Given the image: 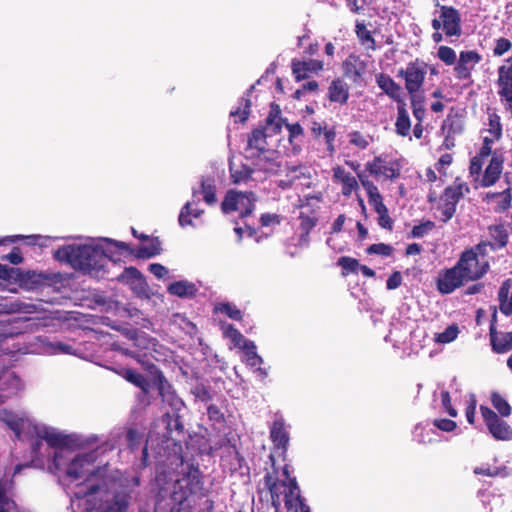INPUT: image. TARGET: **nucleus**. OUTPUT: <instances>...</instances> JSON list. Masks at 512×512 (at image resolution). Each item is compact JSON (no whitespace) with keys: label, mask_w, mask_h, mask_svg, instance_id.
I'll use <instances>...</instances> for the list:
<instances>
[{"label":"nucleus","mask_w":512,"mask_h":512,"mask_svg":"<svg viewBox=\"0 0 512 512\" xmlns=\"http://www.w3.org/2000/svg\"><path fill=\"white\" fill-rule=\"evenodd\" d=\"M112 449V446L99 447L90 452H73L70 449H60L53 453L52 464L49 469L58 477H66L71 481L83 480L71 496V504L80 507V499L76 494L89 490L92 485H99L102 489L112 490L120 488L126 479L119 477L117 471H111L107 465L98 463L100 451Z\"/></svg>","instance_id":"obj_1"},{"label":"nucleus","mask_w":512,"mask_h":512,"mask_svg":"<svg viewBox=\"0 0 512 512\" xmlns=\"http://www.w3.org/2000/svg\"><path fill=\"white\" fill-rule=\"evenodd\" d=\"M116 249L128 251V245L108 238L88 239L82 244H69L60 247L54 252V257L90 276L102 277L106 273L107 263L118 260L114 255Z\"/></svg>","instance_id":"obj_2"},{"label":"nucleus","mask_w":512,"mask_h":512,"mask_svg":"<svg viewBox=\"0 0 512 512\" xmlns=\"http://www.w3.org/2000/svg\"><path fill=\"white\" fill-rule=\"evenodd\" d=\"M130 489L126 482L120 488L102 489L99 485L90 486L87 491H80V507L86 512H126L129 506Z\"/></svg>","instance_id":"obj_3"},{"label":"nucleus","mask_w":512,"mask_h":512,"mask_svg":"<svg viewBox=\"0 0 512 512\" xmlns=\"http://www.w3.org/2000/svg\"><path fill=\"white\" fill-rule=\"evenodd\" d=\"M488 248H493V246L481 242L475 248L461 254L456 266L467 282L477 280L487 272L489 264L485 256L488 253Z\"/></svg>","instance_id":"obj_4"},{"label":"nucleus","mask_w":512,"mask_h":512,"mask_svg":"<svg viewBox=\"0 0 512 512\" xmlns=\"http://www.w3.org/2000/svg\"><path fill=\"white\" fill-rule=\"evenodd\" d=\"M283 476L285 479L282 480H275L270 474L265 477L266 485L271 493L272 505L276 511L282 502L285 503L288 510H291V506L298 502L300 490L296 479L290 477L288 466L284 467Z\"/></svg>","instance_id":"obj_5"},{"label":"nucleus","mask_w":512,"mask_h":512,"mask_svg":"<svg viewBox=\"0 0 512 512\" xmlns=\"http://www.w3.org/2000/svg\"><path fill=\"white\" fill-rule=\"evenodd\" d=\"M431 25L434 30H442L447 37H459L462 34L461 16L452 6L437 5Z\"/></svg>","instance_id":"obj_6"},{"label":"nucleus","mask_w":512,"mask_h":512,"mask_svg":"<svg viewBox=\"0 0 512 512\" xmlns=\"http://www.w3.org/2000/svg\"><path fill=\"white\" fill-rule=\"evenodd\" d=\"M469 191V186L459 179H456L452 185L445 188L437 206L441 221L447 222L453 217L458 202Z\"/></svg>","instance_id":"obj_7"},{"label":"nucleus","mask_w":512,"mask_h":512,"mask_svg":"<svg viewBox=\"0 0 512 512\" xmlns=\"http://www.w3.org/2000/svg\"><path fill=\"white\" fill-rule=\"evenodd\" d=\"M255 197L252 192H238L229 190L222 202L221 208L224 213L236 211L242 217L252 213L255 206Z\"/></svg>","instance_id":"obj_8"},{"label":"nucleus","mask_w":512,"mask_h":512,"mask_svg":"<svg viewBox=\"0 0 512 512\" xmlns=\"http://www.w3.org/2000/svg\"><path fill=\"white\" fill-rule=\"evenodd\" d=\"M365 168L372 176L392 180L400 176L402 165L398 159L381 154L368 161Z\"/></svg>","instance_id":"obj_9"},{"label":"nucleus","mask_w":512,"mask_h":512,"mask_svg":"<svg viewBox=\"0 0 512 512\" xmlns=\"http://www.w3.org/2000/svg\"><path fill=\"white\" fill-rule=\"evenodd\" d=\"M201 488L199 471L193 470L175 481L172 498L175 502L182 504L187 501L191 495L200 491Z\"/></svg>","instance_id":"obj_10"},{"label":"nucleus","mask_w":512,"mask_h":512,"mask_svg":"<svg viewBox=\"0 0 512 512\" xmlns=\"http://www.w3.org/2000/svg\"><path fill=\"white\" fill-rule=\"evenodd\" d=\"M398 74L404 78L408 94L410 96L419 95L427 74V66L419 61L410 62L406 68L399 70Z\"/></svg>","instance_id":"obj_11"},{"label":"nucleus","mask_w":512,"mask_h":512,"mask_svg":"<svg viewBox=\"0 0 512 512\" xmlns=\"http://www.w3.org/2000/svg\"><path fill=\"white\" fill-rule=\"evenodd\" d=\"M278 114V109H272L264 129H256L252 132L248 140V144L250 147L260 151L265 149L266 138L271 137L273 133H277L282 128L283 121Z\"/></svg>","instance_id":"obj_12"},{"label":"nucleus","mask_w":512,"mask_h":512,"mask_svg":"<svg viewBox=\"0 0 512 512\" xmlns=\"http://www.w3.org/2000/svg\"><path fill=\"white\" fill-rule=\"evenodd\" d=\"M480 410L489 432L496 440L509 441L512 439V428L506 421L500 419L488 407L481 406Z\"/></svg>","instance_id":"obj_13"},{"label":"nucleus","mask_w":512,"mask_h":512,"mask_svg":"<svg viewBox=\"0 0 512 512\" xmlns=\"http://www.w3.org/2000/svg\"><path fill=\"white\" fill-rule=\"evenodd\" d=\"M33 430L40 440L45 441L51 448L55 449L54 453L60 449H69L68 445L74 442L72 436L63 434L53 427L34 425Z\"/></svg>","instance_id":"obj_14"},{"label":"nucleus","mask_w":512,"mask_h":512,"mask_svg":"<svg viewBox=\"0 0 512 512\" xmlns=\"http://www.w3.org/2000/svg\"><path fill=\"white\" fill-rule=\"evenodd\" d=\"M482 56L475 50L461 51L454 67L455 76L459 80H468Z\"/></svg>","instance_id":"obj_15"},{"label":"nucleus","mask_w":512,"mask_h":512,"mask_svg":"<svg viewBox=\"0 0 512 512\" xmlns=\"http://www.w3.org/2000/svg\"><path fill=\"white\" fill-rule=\"evenodd\" d=\"M503 162V157L500 154L494 153L483 174L480 173V177L478 179L476 176H472L473 179L482 187H490L494 185L503 172Z\"/></svg>","instance_id":"obj_16"},{"label":"nucleus","mask_w":512,"mask_h":512,"mask_svg":"<svg viewBox=\"0 0 512 512\" xmlns=\"http://www.w3.org/2000/svg\"><path fill=\"white\" fill-rule=\"evenodd\" d=\"M0 422L6 424L17 436H20L32 425L26 412H15L8 409L0 410Z\"/></svg>","instance_id":"obj_17"},{"label":"nucleus","mask_w":512,"mask_h":512,"mask_svg":"<svg viewBox=\"0 0 512 512\" xmlns=\"http://www.w3.org/2000/svg\"><path fill=\"white\" fill-rule=\"evenodd\" d=\"M465 282L467 281L455 265L439 274L437 288L442 294H450Z\"/></svg>","instance_id":"obj_18"},{"label":"nucleus","mask_w":512,"mask_h":512,"mask_svg":"<svg viewBox=\"0 0 512 512\" xmlns=\"http://www.w3.org/2000/svg\"><path fill=\"white\" fill-rule=\"evenodd\" d=\"M344 75L354 83H359L367 71V61L359 55H349L342 64Z\"/></svg>","instance_id":"obj_19"},{"label":"nucleus","mask_w":512,"mask_h":512,"mask_svg":"<svg viewBox=\"0 0 512 512\" xmlns=\"http://www.w3.org/2000/svg\"><path fill=\"white\" fill-rule=\"evenodd\" d=\"M241 350L243 351L242 361L253 369V372L260 380H264L268 376V371L261 367L263 364V358L258 355L255 343L253 341L246 343L245 347Z\"/></svg>","instance_id":"obj_20"},{"label":"nucleus","mask_w":512,"mask_h":512,"mask_svg":"<svg viewBox=\"0 0 512 512\" xmlns=\"http://www.w3.org/2000/svg\"><path fill=\"white\" fill-rule=\"evenodd\" d=\"M292 72L297 81L304 80L312 74H317L323 70V61L316 59L296 60L291 63Z\"/></svg>","instance_id":"obj_21"},{"label":"nucleus","mask_w":512,"mask_h":512,"mask_svg":"<svg viewBox=\"0 0 512 512\" xmlns=\"http://www.w3.org/2000/svg\"><path fill=\"white\" fill-rule=\"evenodd\" d=\"M333 181L341 185V193L345 197H350L353 192L359 188L357 179L343 167L337 165L332 168Z\"/></svg>","instance_id":"obj_22"},{"label":"nucleus","mask_w":512,"mask_h":512,"mask_svg":"<svg viewBox=\"0 0 512 512\" xmlns=\"http://www.w3.org/2000/svg\"><path fill=\"white\" fill-rule=\"evenodd\" d=\"M270 438L278 449L286 450L289 442V433L281 416L276 417L273 421L270 427Z\"/></svg>","instance_id":"obj_23"},{"label":"nucleus","mask_w":512,"mask_h":512,"mask_svg":"<svg viewBox=\"0 0 512 512\" xmlns=\"http://www.w3.org/2000/svg\"><path fill=\"white\" fill-rule=\"evenodd\" d=\"M330 101L345 104L349 98V87L342 79H335L331 82L328 89Z\"/></svg>","instance_id":"obj_24"},{"label":"nucleus","mask_w":512,"mask_h":512,"mask_svg":"<svg viewBox=\"0 0 512 512\" xmlns=\"http://www.w3.org/2000/svg\"><path fill=\"white\" fill-rule=\"evenodd\" d=\"M348 144L358 151L366 150L375 142V137L367 132L353 130L347 133Z\"/></svg>","instance_id":"obj_25"},{"label":"nucleus","mask_w":512,"mask_h":512,"mask_svg":"<svg viewBox=\"0 0 512 512\" xmlns=\"http://www.w3.org/2000/svg\"><path fill=\"white\" fill-rule=\"evenodd\" d=\"M158 389L164 402H168L174 410H180L184 405L182 400L178 398L171 389L170 384L160 374L158 376Z\"/></svg>","instance_id":"obj_26"},{"label":"nucleus","mask_w":512,"mask_h":512,"mask_svg":"<svg viewBox=\"0 0 512 512\" xmlns=\"http://www.w3.org/2000/svg\"><path fill=\"white\" fill-rule=\"evenodd\" d=\"M492 348L496 353L502 354L512 350V332L490 333Z\"/></svg>","instance_id":"obj_27"},{"label":"nucleus","mask_w":512,"mask_h":512,"mask_svg":"<svg viewBox=\"0 0 512 512\" xmlns=\"http://www.w3.org/2000/svg\"><path fill=\"white\" fill-rule=\"evenodd\" d=\"M317 217L314 213L306 214L305 212H301L300 214V230L301 235L299 237L298 245L301 247H306L309 242V232L315 227L317 224Z\"/></svg>","instance_id":"obj_28"},{"label":"nucleus","mask_w":512,"mask_h":512,"mask_svg":"<svg viewBox=\"0 0 512 512\" xmlns=\"http://www.w3.org/2000/svg\"><path fill=\"white\" fill-rule=\"evenodd\" d=\"M2 390L10 391L12 394H18L25 388V384L22 379L17 376L14 372H5L2 370Z\"/></svg>","instance_id":"obj_29"},{"label":"nucleus","mask_w":512,"mask_h":512,"mask_svg":"<svg viewBox=\"0 0 512 512\" xmlns=\"http://www.w3.org/2000/svg\"><path fill=\"white\" fill-rule=\"evenodd\" d=\"M361 184L367 192L369 204L374 208L375 212L386 207L377 186L372 181L362 179Z\"/></svg>","instance_id":"obj_30"},{"label":"nucleus","mask_w":512,"mask_h":512,"mask_svg":"<svg viewBox=\"0 0 512 512\" xmlns=\"http://www.w3.org/2000/svg\"><path fill=\"white\" fill-rule=\"evenodd\" d=\"M492 154V147L488 145H482L478 154L471 159L469 171L471 176H476L478 179L482 168L485 163V159Z\"/></svg>","instance_id":"obj_31"},{"label":"nucleus","mask_w":512,"mask_h":512,"mask_svg":"<svg viewBox=\"0 0 512 512\" xmlns=\"http://www.w3.org/2000/svg\"><path fill=\"white\" fill-rule=\"evenodd\" d=\"M199 193L202 194L203 200L208 205H214L217 202L216 185L213 179H202L200 190H194L193 196L196 197Z\"/></svg>","instance_id":"obj_32"},{"label":"nucleus","mask_w":512,"mask_h":512,"mask_svg":"<svg viewBox=\"0 0 512 512\" xmlns=\"http://www.w3.org/2000/svg\"><path fill=\"white\" fill-rule=\"evenodd\" d=\"M398 115L395 122L396 133L400 136H408L411 129L409 114L404 105L398 106Z\"/></svg>","instance_id":"obj_33"},{"label":"nucleus","mask_w":512,"mask_h":512,"mask_svg":"<svg viewBox=\"0 0 512 512\" xmlns=\"http://www.w3.org/2000/svg\"><path fill=\"white\" fill-rule=\"evenodd\" d=\"M168 292L178 297H191L196 292V287L193 283L188 281H177L171 283L168 288Z\"/></svg>","instance_id":"obj_34"},{"label":"nucleus","mask_w":512,"mask_h":512,"mask_svg":"<svg viewBox=\"0 0 512 512\" xmlns=\"http://www.w3.org/2000/svg\"><path fill=\"white\" fill-rule=\"evenodd\" d=\"M192 202H187L180 211L179 224L184 227L192 225V217L198 218L202 214V210L193 207Z\"/></svg>","instance_id":"obj_35"},{"label":"nucleus","mask_w":512,"mask_h":512,"mask_svg":"<svg viewBox=\"0 0 512 512\" xmlns=\"http://www.w3.org/2000/svg\"><path fill=\"white\" fill-rule=\"evenodd\" d=\"M223 334L226 338H228L231 341V343L235 347L239 349L245 347L246 343L251 342L250 340L245 339L244 336L231 324H226L223 326Z\"/></svg>","instance_id":"obj_36"},{"label":"nucleus","mask_w":512,"mask_h":512,"mask_svg":"<svg viewBox=\"0 0 512 512\" xmlns=\"http://www.w3.org/2000/svg\"><path fill=\"white\" fill-rule=\"evenodd\" d=\"M285 126L289 132V141L293 145L295 153L299 152L300 145L303 137V128L298 123H285Z\"/></svg>","instance_id":"obj_37"},{"label":"nucleus","mask_w":512,"mask_h":512,"mask_svg":"<svg viewBox=\"0 0 512 512\" xmlns=\"http://www.w3.org/2000/svg\"><path fill=\"white\" fill-rule=\"evenodd\" d=\"M459 334L457 325L448 326L443 332L435 333L434 341L438 344H448L453 342Z\"/></svg>","instance_id":"obj_38"},{"label":"nucleus","mask_w":512,"mask_h":512,"mask_svg":"<svg viewBox=\"0 0 512 512\" xmlns=\"http://www.w3.org/2000/svg\"><path fill=\"white\" fill-rule=\"evenodd\" d=\"M120 374L127 381L136 385L137 387H140L142 390H144V391L148 390V382L144 378V376L141 375L140 373H138L132 369H125Z\"/></svg>","instance_id":"obj_39"},{"label":"nucleus","mask_w":512,"mask_h":512,"mask_svg":"<svg viewBox=\"0 0 512 512\" xmlns=\"http://www.w3.org/2000/svg\"><path fill=\"white\" fill-rule=\"evenodd\" d=\"M215 312L223 313L233 320H240L242 318V312L236 307V305L229 302H221L215 306Z\"/></svg>","instance_id":"obj_40"},{"label":"nucleus","mask_w":512,"mask_h":512,"mask_svg":"<svg viewBox=\"0 0 512 512\" xmlns=\"http://www.w3.org/2000/svg\"><path fill=\"white\" fill-rule=\"evenodd\" d=\"M377 84L382 90L392 97H394L400 90V87L389 76L384 74H379L377 76Z\"/></svg>","instance_id":"obj_41"},{"label":"nucleus","mask_w":512,"mask_h":512,"mask_svg":"<svg viewBox=\"0 0 512 512\" xmlns=\"http://www.w3.org/2000/svg\"><path fill=\"white\" fill-rule=\"evenodd\" d=\"M356 34L362 45L367 49L375 50V41L364 24L358 23L356 25Z\"/></svg>","instance_id":"obj_42"},{"label":"nucleus","mask_w":512,"mask_h":512,"mask_svg":"<svg viewBox=\"0 0 512 512\" xmlns=\"http://www.w3.org/2000/svg\"><path fill=\"white\" fill-rule=\"evenodd\" d=\"M497 84L499 89H512V69L510 67L501 66L498 69Z\"/></svg>","instance_id":"obj_43"},{"label":"nucleus","mask_w":512,"mask_h":512,"mask_svg":"<svg viewBox=\"0 0 512 512\" xmlns=\"http://www.w3.org/2000/svg\"><path fill=\"white\" fill-rule=\"evenodd\" d=\"M491 402L493 407L503 416L507 417L511 414V407L509 403L501 395L493 393L491 395Z\"/></svg>","instance_id":"obj_44"},{"label":"nucleus","mask_w":512,"mask_h":512,"mask_svg":"<svg viewBox=\"0 0 512 512\" xmlns=\"http://www.w3.org/2000/svg\"><path fill=\"white\" fill-rule=\"evenodd\" d=\"M8 489L7 482H0V512H12L15 503L6 495Z\"/></svg>","instance_id":"obj_45"},{"label":"nucleus","mask_w":512,"mask_h":512,"mask_svg":"<svg viewBox=\"0 0 512 512\" xmlns=\"http://www.w3.org/2000/svg\"><path fill=\"white\" fill-rule=\"evenodd\" d=\"M437 56L446 65H456L457 55L451 47L440 46L437 51Z\"/></svg>","instance_id":"obj_46"},{"label":"nucleus","mask_w":512,"mask_h":512,"mask_svg":"<svg viewBox=\"0 0 512 512\" xmlns=\"http://www.w3.org/2000/svg\"><path fill=\"white\" fill-rule=\"evenodd\" d=\"M488 121V128L485 130V133L493 134L494 138H500L502 135L500 117L495 113H490L488 116Z\"/></svg>","instance_id":"obj_47"},{"label":"nucleus","mask_w":512,"mask_h":512,"mask_svg":"<svg viewBox=\"0 0 512 512\" xmlns=\"http://www.w3.org/2000/svg\"><path fill=\"white\" fill-rule=\"evenodd\" d=\"M414 117L421 122L425 117L424 99L421 95L410 96Z\"/></svg>","instance_id":"obj_48"},{"label":"nucleus","mask_w":512,"mask_h":512,"mask_svg":"<svg viewBox=\"0 0 512 512\" xmlns=\"http://www.w3.org/2000/svg\"><path fill=\"white\" fill-rule=\"evenodd\" d=\"M491 235L495 237V242H488L493 246V248H488L489 250H496L498 248H502L507 244V235L504 233V231L501 228H494L491 229Z\"/></svg>","instance_id":"obj_49"},{"label":"nucleus","mask_w":512,"mask_h":512,"mask_svg":"<svg viewBox=\"0 0 512 512\" xmlns=\"http://www.w3.org/2000/svg\"><path fill=\"white\" fill-rule=\"evenodd\" d=\"M323 138H324V142L326 144V147H327V151L329 153V155H333L336 151V148H335V138H336V130L335 128H328L326 131H324L323 133Z\"/></svg>","instance_id":"obj_50"},{"label":"nucleus","mask_w":512,"mask_h":512,"mask_svg":"<svg viewBox=\"0 0 512 512\" xmlns=\"http://www.w3.org/2000/svg\"><path fill=\"white\" fill-rule=\"evenodd\" d=\"M430 433H434V430L433 429H425L424 427L418 425V426H416L415 431H414V438L419 443H423V444L431 443L433 441V439L431 437H428Z\"/></svg>","instance_id":"obj_51"},{"label":"nucleus","mask_w":512,"mask_h":512,"mask_svg":"<svg viewBox=\"0 0 512 512\" xmlns=\"http://www.w3.org/2000/svg\"><path fill=\"white\" fill-rule=\"evenodd\" d=\"M338 265L343 268L345 271L343 274H347L349 272H355L359 267V262L351 257H341L338 260Z\"/></svg>","instance_id":"obj_52"},{"label":"nucleus","mask_w":512,"mask_h":512,"mask_svg":"<svg viewBox=\"0 0 512 512\" xmlns=\"http://www.w3.org/2000/svg\"><path fill=\"white\" fill-rule=\"evenodd\" d=\"M249 109L250 101L248 99H244L241 103V107L236 110H232L230 114L232 117H238L240 122H244L249 115Z\"/></svg>","instance_id":"obj_53"},{"label":"nucleus","mask_w":512,"mask_h":512,"mask_svg":"<svg viewBox=\"0 0 512 512\" xmlns=\"http://www.w3.org/2000/svg\"><path fill=\"white\" fill-rule=\"evenodd\" d=\"M440 397H441V404H442L443 409L451 417H453V418L456 417L458 415V413H457V410L454 409L451 405V398H450L449 392L446 390H442L440 393Z\"/></svg>","instance_id":"obj_54"},{"label":"nucleus","mask_w":512,"mask_h":512,"mask_svg":"<svg viewBox=\"0 0 512 512\" xmlns=\"http://www.w3.org/2000/svg\"><path fill=\"white\" fill-rule=\"evenodd\" d=\"M261 225L265 228H274L279 225L281 222V218L278 214L274 213H266L261 216Z\"/></svg>","instance_id":"obj_55"},{"label":"nucleus","mask_w":512,"mask_h":512,"mask_svg":"<svg viewBox=\"0 0 512 512\" xmlns=\"http://www.w3.org/2000/svg\"><path fill=\"white\" fill-rule=\"evenodd\" d=\"M511 41L506 38H499L496 41L493 53L495 56H502L511 49Z\"/></svg>","instance_id":"obj_56"},{"label":"nucleus","mask_w":512,"mask_h":512,"mask_svg":"<svg viewBox=\"0 0 512 512\" xmlns=\"http://www.w3.org/2000/svg\"><path fill=\"white\" fill-rule=\"evenodd\" d=\"M392 251V247L384 243L373 244L368 248V253L382 256H390Z\"/></svg>","instance_id":"obj_57"},{"label":"nucleus","mask_w":512,"mask_h":512,"mask_svg":"<svg viewBox=\"0 0 512 512\" xmlns=\"http://www.w3.org/2000/svg\"><path fill=\"white\" fill-rule=\"evenodd\" d=\"M452 161H453V157L450 153H445V154L441 155L438 162L435 165L436 170L440 174L446 175V169H447V167H449L451 165Z\"/></svg>","instance_id":"obj_58"},{"label":"nucleus","mask_w":512,"mask_h":512,"mask_svg":"<svg viewBox=\"0 0 512 512\" xmlns=\"http://www.w3.org/2000/svg\"><path fill=\"white\" fill-rule=\"evenodd\" d=\"M378 215V223L382 228L385 229H392L393 221L391 217L389 216L387 207L381 209L380 211L376 212Z\"/></svg>","instance_id":"obj_59"},{"label":"nucleus","mask_w":512,"mask_h":512,"mask_svg":"<svg viewBox=\"0 0 512 512\" xmlns=\"http://www.w3.org/2000/svg\"><path fill=\"white\" fill-rule=\"evenodd\" d=\"M433 425L444 432H451L457 427L456 422L450 419H435Z\"/></svg>","instance_id":"obj_60"},{"label":"nucleus","mask_w":512,"mask_h":512,"mask_svg":"<svg viewBox=\"0 0 512 512\" xmlns=\"http://www.w3.org/2000/svg\"><path fill=\"white\" fill-rule=\"evenodd\" d=\"M498 94L501 98L505 109L512 115V88L511 89H499Z\"/></svg>","instance_id":"obj_61"},{"label":"nucleus","mask_w":512,"mask_h":512,"mask_svg":"<svg viewBox=\"0 0 512 512\" xmlns=\"http://www.w3.org/2000/svg\"><path fill=\"white\" fill-rule=\"evenodd\" d=\"M231 175L235 183L246 181L251 177L252 171L248 168H244V171H238L234 167H230Z\"/></svg>","instance_id":"obj_62"},{"label":"nucleus","mask_w":512,"mask_h":512,"mask_svg":"<svg viewBox=\"0 0 512 512\" xmlns=\"http://www.w3.org/2000/svg\"><path fill=\"white\" fill-rule=\"evenodd\" d=\"M511 287H512L511 280H506L501 285V287L499 289V292H498V298H499L500 306L502 304H504V302H509V299H510L509 292H510Z\"/></svg>","instance_id":"obj_63"},{"label":"nucleus","mask_w":512,"mask_h":512,"mask_svg":"<svg viewBox=\"0 0 512 512\" xmlns=\"http://www.w3.org/2000/svg\"><path fill=\"white\" fill-rule=\"evenodd\" d=\"M148 269L158 279H165L169 274V270L158 263L150 264Z\"/></svg>","instance_id":"obj_64"}]
</instances>
